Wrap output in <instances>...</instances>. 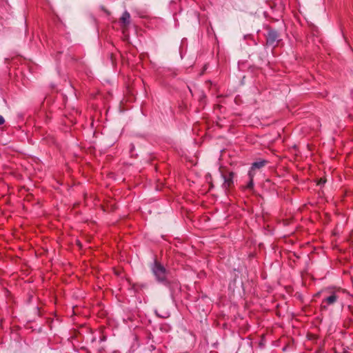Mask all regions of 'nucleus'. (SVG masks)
<instances>
[{"label":"nucleus","instance_id":"nucleus-2","mask_svg":"<svg viewBox=\"0 0 353 353\" xmlns=\"http://www.w3.org/2000/svg\"><path fill=\"white\" fill-rule=\"evenodd\" d=\"M233 173L230 172L228 175L223 176L224 183L223 185L225 188H229L233 183Z\"/></svg>","mask_w":353,"mask_h":353},{"label":"nucleus","instance_id":"nucleus-5","mask_svg":"<svg viewBox=\"0 0 353 353\" xmlns=\"http://www.w3.org/2000/svg\"><path fill=\"white\" fill-rule=\"evenodd\" d=\"M264 164H265L264 161L255 162L252 164V169L260 168L263 167L264 165Z\"/></svg>","mask_w":353,"mask_h":353},{"label":"nucleus","instance_id":"nucleus-4","mask_svg":"<svg viewBox=\"0 0 353 353\" xmlns=\"http://www.w3.org/2000/svg\"><path fill=\"white\" fill-rule=\"evenodd\" d=\"M337 299V296L334 294L329 297L326 298L323 302L328 305L333 304Z\"/></svg>","mask_w":353,"mask_h":353},{"label":"nucleus","instance_id":"nucleus-1","mask_svg":"<svg viewBox=\"0 0 353 353\" xmlns=\"http://www.w3.org/2000/svg\"><path fill=\"white\" fill-rule=\"evenodd\" d=\"M152 272L155 275L157 279L159 281H163L165 279L166 272L165 268L159 263L155 262L152 267Z\"/></svg>","mask_w":353,"mask_h":353},{"label":"nucleus","instance_id":"nucleus-3","mask_svg":"<svg viewBox=\"0 0 353 353\" xmlns=\"http://www.w3.org/2000/svg\"><path fill=\"white\" fill-rule=\"evenodd\" d=\"M130 14L128 12H125L122 14V16L120 19V21L123 24V26H126L127 25H128L130 23Z\"/></svg>","mask_w":353,"mask_h":353},{"label":"nucleus","instance_id":"nucleus-6","mask_svg":"<svg viewBox=\"0 0 353 353\" xmlns=\"http://www.w3.org/2000/svg\"><path fill=\"white\" fill-rule=\"evenodd\" d=\"M4 122H5L4 118L2 116L0 115V125L3 124Z\"/></svg>","mask_w":353,"mask_h":353},{"label":"nucleus","instance_id":"nucleus-8","mask_svg":"<svg viewBox=\"0 0 353 353\" xmlns=\"http://www.w3.org/2000/svg\"><path fill=\"white\" fill-rule=\"evenodd\" d=\"M325 181L323 179H321L319 182V184H323V183H325Z\"/></svg>","mask_w":353,"mask_h":353},{"label":"nucleus","instance_id":"nucleus-7","mask_svg":"<svg viewBox=\"0 0 353 353\" xmlns=\"http://www.w3.org/2000/svg\"><path fill=\"white\" fill-rule=\"evenodd\" d=\"M252 186H253V183H252V179L251 178V179H250V182L249 183V184H248V187L249 188H251Z\"/></svg>","mask_w":353,"mask_h":353}]
</instances>
